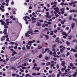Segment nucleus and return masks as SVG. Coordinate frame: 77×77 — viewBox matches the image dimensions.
I'll list each match as a JSON object with an SVG mask.
<instances>
[{
  "label": "nucleus",
  "mask_w": 77,
  "mask_h": 77,
  "mask_svg": "<svg viewBox=\"0 0 77 77\" xmlns=\"http://www.w3.org/2000/svg\"><path fill=\"white\" fill-rule=\"evenodd\" d=\"M54 14H55L56 16V18L58 16H59V15H57V14L56 13V12L55 11H54Z\"/></svg>",
  "instance_id": "obj_21"
},
{
  "label": "nucleus",
  "mask_w": 77,
  "mask_h": 77,
  "mask_svg": "<svg viewBox=\"0 0 77 77\" xmlns=\"http://www.w3.org/2000/svg\"><path fill=\"white\" fill-rule=\"evenodd\" d=\"M10 68H11V69H15V68H14V67L12 66H10Z\"/></svg>",
  "instance_id": "obj_45"
},
{
  "label": "nucleus",
  "mask_w": 77,
  "mask_h": 77,
  "mask_svg": "<svg viewBox=\"0 0 77 77\" xmlns=\"http://www.w3.org/2000/svg\"><path fill=\"white\" fill-rule=\"evenodd\" d=\"M41 12V11H36V13L37 14H38V12Z\"/></svg>",
  "instance_id": "obj_54"
},
{
  "label": "nucleus",
  "mask_w": 77,
  "mask_h": 77,
  "mask_svg": "<svg viewBox=\"0 0 77 77\" xmlns=\"http://www.w3.org/2000/svg\"><path fill=\"white\" fill-rule=\"evenodd\" d=\"M47 51H48V53H49V52L50 54H52V53H53L52 51H50V49H49V48H47L45 50V51H46V52Z\"/></svg>",
  "instance_id": "obj_10"
},
{
  "label": "nucleus",
  "mask_w": 77,
  "mask_h": 77,
  "mask_svg": "<svg viewBox=\"0 0 77 77\" xmlns=\"http://www.w3.org/2000/svg\"><path fill=\"white\" fill-rule=\"evenodd\" d=\"M66 55V56H69V52H67V54Z\"/></svg>",
  "instance_id": "obj_50"
},
{
  "label": "nucleus",
  "mask_w": 77,
  "mask_h": 77,
  "mask_svg": "<svg viewBox=\"0 0 77 77\" xmlns=\"http://www.w3.org/2000/svg\"><path fill=\"white\" fill-rule=\"evenodd\" d=\"M36 42V41H35V40H33L32 42V41H30L28 42L27 44L29 45L30 47V46L32 45V44L31 43H33V42Z\"/></svg>",
  "instance_id": "obj_5"
},
{
  "label": "nucleus",
  "mask_w": 77,
  "mask_h": 77,
  "mask_svg": "<svg viewBox=\"0 0 77 77\" xmlns=\"http://www.w3.org/2000/svg\"><path fill=\"white\" fill-rule=\"evenodd\" d=\"M62 63L61 64V65L62 66H64V65H65V63H66L65 62V61H63L61 62Z\"/></svg>",
  "instance_id": "obj_15"
},
{
  "label": "nucleus",
  "mask_w": 77,
  "mask_h": 77,
  "mask_svg": "<svg viewBox=\"0 0 77 77\" xmlns=\"http://www.w3.org/2000/svg\"><path fill=\"white\" fill-rule=\"evenodd\" d=\"M65 11V8H61L60 10V11H61V12H62V11Z\"/></svg>",
  "instance_id": "obj_34"
},
{
  "label": "nucleus",
  "mask_w": 77,
  "mask_h": 77,
  "mask_svg": "<svg viewBox=\"0 0 77 77\" xmlns=\"http://www.w3.org/2000/svg\"><path fill=\"white\" fill-rule=\"evenodd\" d=\"M5 2L6 3H9V0H5Z\"/></svg>",
  "instance_id": "obj_52"
},
{
  "label": "nucleus",
  "mask_w": 77,
  "mask_h": 77,
  "mask_svg": "<svg viewBox=\"0 0 77 77\" xmlns=\"http://www.w3.org/2000/svg\"><path fill=\"white\" fill-rule=\"evenodd\" d=\"M59 39V38H57L55 40V42H59V40H58V39Z\"/></svg>",
  "instance_id": "obj_37"
},
{
  "label": "nucleus",
  "mask_w": 77,
  "mask_h": 77,
  "mask_svg": "<svg viewBox=\"0 0 77 77\" xmlns=\"http://www.w3.org/2000/svg\"><path fill=\"white\" fill-rule=\"evenodd\" d=\"M56 47V45H54L52 46V48H55Z\"/></svg>",
  "instance_id": "obj_39"
},
{
  "label": "nucleus",
  "mask_w": 77,
  "mask_h": 77,
  "mask_svg": "<svg viewBox=\"0 0 77 77\" xmlns=\"http://www.w3.org/2000/svg\"><path fill=\"white\" fill-rule=\"evenodd\" d=\"M36 18H34V17H32V24H33L34 23H35L36 22Z\"/></svg>",
  "instance_id": "obj_7"
},
{
  "label": "nucleus",
  "mask_w": 77,
  "mask_h": 77,
  "mask_svg": "<svg viewBox=\"0 0 77 77\" xmlns=\"http://www.w3.org/2000/svg\"><path fill=\"white\" fill-rule=\"evenodd\" d=\"M45 37L46 38V39L47 40L48 39L49 37L48 36V35H45Z\"/></svg>",
  "instance_id": "obj_30"
},
{
  "label": "nucleus",
  "mask_w": 77,
  "mask_h": 77,
  "mask_svg": "<svg viewBox=\"0 0 77 77\" xmlns=\"http://www.w3.org/2000/svg\"><path fill=\"white\" fill-rule=\"evenodd\" d=\"M26 48H27L28 49H29V48H30V47H29V46H28V45H26Z\"/></svg>",
  "instance_id": "obj_53"
},
{
  "label": "nucleus",
  "mask_w": 77,
  "mask_h": 77,
  "mask_svg": "<svg viewBox=\"0 0 77 77\" xmlns=\"http://www.w3.org/2000/svg\"><path fill=\"white\" fill-rule=\"evenodd\" d=\"M29 74H26V75L25 77H29Z\"/></svg>",
  "instance_id": "obj_51"
},
{
  "label": "nucleus",
  "mask_w": 77,
  "mask_h": 77,
  "mask_svg": "<svg viewBox=\"0 0 77 77\" xmlns=\"http://www.w3.org/2000/svg\"><path fill=\"white\" fill-rule=\"evenodd\" d=\"M0 10H1L2 12H4V11H5V9L2 8V7L0 8Z\"/></svg>",
  "instance_id": "obj_28"
},
{
  "label": "nucleus",
  "mask_w": 77,
  "mask_h": 77,
  "mask_svg": "<svg viewBox=\"0 0 77 77\" xmlns=\"http://www.w3.org/2000/svg\"><path fill=\"white\" fill-rule=\"evenodd\" d=\"M29 60V58H27L26 59L24 60H23V61L24 62H27V61H28V60Z\"/></svg>",
  "instance_id": "obj_18"
},
{
  "label": "nucleus",
  "mask_w": 77,
  "mask_h": 77,
  "mask_svg": "<svg viewBox=\"0 0 77 77\" xmlns=\"http://www.w3.org/2000/svg\"><path fill=\"white\" fill-rule=\"evenodd\" d=\"M68 71H70V69H67L66 70H65V72H68Z\"/></svg>",
  "instance_id": "obj_35"
},
{
  "label": "nucleus",
  "mask_w": 77,
  "mask_h": 77,
  "mask_svg": "<svg viewBox=\"0 0 77 77\" xmlns=\"http://www.w3.org/2000/svg\"><path fill=\"white\" fill-rule=\"evenodd\" d=\"M50 35H53V31H51V33H50Z\"/></svg>",
  "instance_id": "obj_42"
},
{
  "label": "nucleus",
  "mask_w": 77,
  "mask_h": 77,
  "mask_svg": "<svg viewBox=\"0 0 77 77\" xmlns=\"http://www.w3.org/2000/svg\"><path fill=\"white\" fill-rule=\"evenodd\" d=\"M38 57L39 58H41V57H42V55L41 54H40L38 56Z\"/></svg>",
  "instance_id": "obj_55"
},
{
  "label": "nucleus",
  "mask_w": 77,
  "mask_h": 77,
  "mask_svg": "<svg viewBox=\"0 0 77 77\" xmlns=\"http://www.w3.org/2000/svg\"><path fill=\"white\" fill-rule=\"evenodd\" d=\"M57 32V30L56 29L54 31V33H56V32Z\"/></svg>",
  "instance_id": "obj_62"
},
{
  "label": "nucleus",
  "mask_w": 77,
  "mask_h": 77,
  "mask_svg": "<svg viewBox=\"0 0 77 77\" xmlns=\"http://www.w3.org/2000/svg\"><path fill=\"white\" fill-rule=\"evenodd\" d=\"M31 53H32V54H35V50H31Z\"/></svg>",
  "instance_id": "obj_22"
},
{
  "label": "nucleus",
  "mask_w": 77,
  "mask_h": 77,
  "mask_svg": "<svg viewBox=\"0 0 77 77\" xmlns=\"http://www.w3.org/2000/svg\"><path fill=\"white\" fill-rule=\"evenodd\" d=\"M34 32L35 33H37L39 32V31L38 30H35L34 31Z\"/></svg>",
  "instance_id": "obj_49"
},
{
  "label": "nucleus",
  "mask_w": 77,
  "mask_h": 77,
  "mask_svg": "<svg viewBox=\"0 0 77 77\" xmlns=\"http://www.w3.org/2000/svg\"><path fill=\"white\" fill-rule=\"evenodd\" d=\"M11 51H12L13 53V54H11V55L12 56H14L15 54H17V53H16V52H15V50H14V49H11Z\"/></svg>",
  "instance_id": "obj_9"
},
{
  "label": "nucleus",
  "mask_w": 77,
  "mask_h": 77,
  "mask_svg": "<svg viewBox=\"0 0 77 77\" xmlns=\"http://www.w3.org/2000/svg\"><path fill=\"white\" fill-rule=\"evenodd\" d=\"M0 22L1 23V24L2 25H4V26H5V29H4V31L3 32V33H4V34L5 35H7V33H6V32H7V29L8 28V26L7 25V24H6L5 22L3 21V20H0Z\"/></svg>",
  "instance_id": "obj_1"
},
{
  "label": "nucleus",
  "mask_w": 77,
  "mask_h": 77,
  "mask_svg": "<svg viewBox=\"0 0 77 77\" xmlns=\"http://www.w3.org/2000/svg\"><path fill=\"white\" fill-rule=\"evenodd\" d=\"M24 20H25L26 22V24H28V21H27V20L26 19V18H27L28 19H29V21H31V19H30V17H27V16H26L25 17H24Z\"/></svg>",
  "instance_id": "obj_3"
},
{
  "label": "nucleus",
  "mask_w": 77,
  "mask_h": 77,
  "mask_svg": "<svg viewBox=\"0 0 77 77\" xmlns=\"http://www.w3.org/2000/svg\"><path fill=\"white\" fill-rule=\"evenodd\" d=\"M15 77H20V75H18L17 74H15Z\"/></svg>",
  "instance_id": "obj_47"
},
{
  "label": "nucleus",
  "mask_w": 77,
  "mask_h": 77,
  "mask_svg": "<svg viewBox=\"0 0 77 77\" xmlns=\"http://www.w3.org/2000/svg\"><path fill=\"white\" fill-rule=\"evenodd\" d=\"M73 51L74 52H76V51H77L76 50H75V49L72 48L71 50V51Z\"/></svg>",
  "instance_id": "obj_20"
},
{
  "label": "nucleus",
  "mask_w": 77,
  "mask_h": 77,
  "mask_svg": "<svg viewBox=\"0 0 77 77\" xmlns=\"http://www.w3.org/2000/svg\"><path fill=\"white\" fill-rule=\"evenodd\" d=\"M40 69V67H36L35 68V70H37V71H39Z\"/></svg>",
  "instance_id": "obj_24"
},
{
  "label": "nucleus",
  "mask_w": 77,
  "mask_h": 77,
  "mask_svg": "<svg viewBox=\"0 0 77 77\" xmlns=\"http://www.w3.org/2000/svg\"><path fill=\"white\" fill-rule=\"evenodd\" d=\"M48 29L47 28H45V29H44V30L45 31V30H48Z\"/></svg>",
  "instance_id": "obj_61"
},
{
  "label": "nucleus",
  "mask_w": 77,
  "mask_h": 77,
  "mask_svg": "<svg viewBox=\"0 0 77 77\" xmlns=\"http://www.w3.org/2000/svg\"><path fill=\"white\" fill-rule=\"evenodd\" d=\"M10 44H11L13 45L14 44H15V43L14 42H11L10 43Z\"/></svg>",
  "instance_id": "obj_60"
},
{
  "label": "nucleus",
  "mask_w": 77,
  "mask_h": 77,
  "mask_svg": "<svg viewBox=\"0 0 77 77\" xmlns=\"http://www.w3.org/2000/svg\"><path fill=\"white\" fill-rule=\"evenodd\" d=\"M72 35H70L68 36V39H69L70 40H71V38H72Z\"/></svg>",
  "instance_id": "obj_23"
},
{
  "label": "nucleus",
  "mask_w": 77,
  "mask_h": 77,
  "mask_svg": "<svg viewBox=\"0 0 77 77\" xmlns=\"http://www.w3.org/2000/svg\"><path fill=\"white\" fill-rule=\"evenodd\" d=\"M63 49H60V52L61 53H63Z\"/></svg>",
  "instance_id": "obj_38"
},
{
  "label": "nucleus",
  "mask_w": 77,
  "mask_h": 77,
  "mask_svg": "<svg viewBox=\"0 0 77 77\" xmlns=\"http://www.w3.org/2000/svg\"><path fill=\"white\" fill-rule=\"evenodd\" d=\"M66 44L67 45H70V43L67 41H66Z\"/></svg>",
  "instance_id": "obj_40"
},
{
  "label": "nucleus",
  "mask_w": 77,
  "mask_h": 77,
  "mask_svg": "<svg viewBox=\"0 0 77 77\" xmlns=\"http://www.w3.org/2000/svg\"><path fill=\"white\" fill-rule=\"evenodd\" d=\"M29 34H30V32L28 31L26 33H25L26 36V37H29V36H30V35H29Z\"/></svg>",
  "instance_id": "obj_8"
},
{
  "label": "nucleus",
  "mask_w": 77,
  "mask_h": 77,
  "mask_svg": "<svg viewBox=\"0 0 77 77\" xmlns=\"http://www.w3.org/2000/svg\"><path fill=\"white\" fill-rule=\"evenodd\" d=\"M15 57H13L10 58V61H13V60H15Z\"/></svg>",
  "instance_id": "obj_14"
},
{
  "label": "nucleus",
  "mask_w": 77,
  "mask_h": 77,
  "mask_svg": "<svg viewBox=\"0 0 77 77\" xmlns=\"http://www.w3.org/2000/svg\"><path fill=\"white\" fill-rule=\"evenodd\" d=\"M48 24L50 25L51 24V22H48Z\"/></svg>",
  "instance_id": "obj_64"
},
{
  "label": "nucleus",
  "mask_w": 77,
  "mask_h": 77,
  "mask_svg": "<svg viewBox=\"0 0 77 77\" xmlns=\"http://www.w3.org/2000/svg\"><path fill=\"white\" fill-rule=\"evenodd\" d=\"M77 42V40L74 39L72 41V42Z\"/></svg>",
  "instance_id": "obj_41"
},
{
  "label": "nucleus",
  "mask_w": 77,
  "mask_h": 77,
  "mask_svg": "<svg viewBox=\"0 0 77 77\" xmlns=\"http://www.w3.org/2000/svg\"><path fill=\"white\" fill-rule=\"evenodd\" d=\"M54 3L55 5H57V2H54V3L52 2L51 3V5H54Z\"/></svg>",
  "instance_id": "obj_26"
},
{
  "label": "nucleus",
  "mask_w": 77,
  "mask_h": 77,
  "mask_svg": "<svg viewBox=\"0 0 77 77\" xmlns=\"http://www.w3.org/2000/svg\"><path fill=\"white\" fill-rule=\"evenodd\" d=\"M59 64H57V69H58L59 68Z\"/></svg>",
  "instance_id": "obj_48"
},
{
  "label": "nucleus",
  "mask_w": 77,
  "mask_h": 77,
  "mask_svg": "<svg viewBox=\"0 0 77 77\" xmlns=\"http://www.w3.org/2000/svg\"><path fill=\"white\" fill-rule=\"evenodd\" d=\"M32 75H37L35 73H33L32 74Z\"/></svg>",
  "instance_id": "obj_44"
},
{
  "label": "nucleus",
  "mask_w": 77,
  "mask_h": 77,
  "mask_svg": "<svg viewBox=\"0 0 77 77\" xmlns=\"http://www.w3.org/2000/svg\"><path fill=\"white\" fill-rule=\"evenodd\" d=\"M2 5L3 6V5H6V3L5 2H3L2 3Z\"/></svg>",
  "instance_id": "obj_58"
},
{
  "label": "nucleus",
  "mask_w": 77,
  "mask_h": 77,
  "mask_svg": "<svg viewBox=\"0 0 77 77\" xmlns=\"http://www.w3.org/2000/svg\"><path fill=\"white\" fill-rule=\"evenodd\" d=\"M59 73L60 74H62V73L60 72V70H58Z\"/></svg>",
  "instance_id": "obj_57"
},
{
  "label": "nucleus",
  "mask_w": 77,
  "mask_h": 77,
  "mask_svg": "<svg viewBox=\"0 0 77 77\" xmlns=\"http://www.w3.org/2000/svg\"><path fill=\"white\" fill-rule=\"evenodd\" d=\"M50 62H48L46 63V66H48L50 65Z\"/></svg>",
  "instance_id": "obj_31"
},
{
  "label": "nucleus",
  "mask_w": 77,
  "mask_h": 77,
  "mask_svg": "<svg viewBox=\"0 0 77 77\" xmlns=\"http://www.w3.org/2000/svg\"><path fill=\"white\" fill-rule=\"evenodd\" d=\"M20 71H21V72H24V70H22V69H20Z\"/></svg>",
  "instance_id": "obj_59"
},
{
  "label": "nucleus",
  "mask_w": 77,
  "mask_h": 77,
  "mask_svg": "<svg viewBox=\"0 0 77 77\" xmlns=\"http://www.w3.org/2000/svg\"><path fill=\"white\" fill-rule=\"evenodd\" d=\"M9 19H6V23L7 24V26H8L9 24V23H10V24H12V21H10L9 22Z\"/></svg>",
  "instance_id": "obj_4"
},
{
  "label": "nucleus",
  "mask_w": 77,
  "mask_h": 77,
  "mask_svg": "<svg viewBox=\"0 0 77 77\" xmlns=\"http://www.w3.org/2000/svg\"><path fill=\"white\" fill-rule=\"evenodd\" d=\"M76 11H75V10H70V12L71 13V12H76Z\"/></svg>",
  "instance_id": "obj_25"
},
{
  "label": "nucleus",
  "mask_w": 77,
  "mask_h": 77,
  "mask_svg": "<svg viewBox=\"0 0 77 77\" xmlns=\"http://www.w3.org/2000/svg\"><path fill=\"white\" fill-rule=\"evenodd\" d=\"M46 14L47 15H46V17L47 18H51V17L49 16V12H47Z\"/></svg>",
  "instance_id": "obj_12"
},
{
  "label": "nucleus",
  "mask_w": 77,
  "mask_h": 77,
  "mask_svg": "<svg viewBox=\"0 0 77 77\" xmlns=\"http://www.w3.org/2000/svg\"><path fill=\"white\" fill-rule=\"evenodd\" d=\"M38 48L39 49H40V48H42V46H38Z\"/></svg>",
  "instance_id": "obj_56"
},
{
  "label": "nucleus",
  "mask_w": 77,
  "mask_h": 77,
  "mask_svg": "<svg viewBox=\"0 0 77 77\" xmlns=\"http://www.w3.org/2000/svg\"><path fill=\"white\" fill-rule=\"evenodd\" d=\"M5 36H3V39H2V38H1V41H4V40H5Z\"/></svg>",
  "instance_id": "obj_43"
},
{
  "label": "nucleus",
  "mask_w": 77,
  "mask_h": 77,
  "mask_svg": "<svg viewBox=\"0 0 77 77\" xmlns=\"http://www.w3.org/2000/svg\"><path fill=\"white\" fill-rule=\"evenodd\" d=\"M69 20H72V16H70L69 17Z\"/></svg>",
  "instance_id": "obj_36"
},
{
  "label": "nucleus",
  "mask_w": 77,
  "mask_h": 77,
  "mask_svg": "<svg viewBox=\"0 0 77 77\" xmlns=\"http://www.w3.org/2000/svg\"><path fill=\"white\" fill-rule=\"evenodd\" d=\"M36 26H41V23L39 22H37Z\"/></svg>",
  "instance_id": "obj_16"
},
{
  "label": "nucleus",
  "mask_w": 77,
  "mask_h": 77,
  "mask_svg": "<svg viewBox=\"0 0 77 77\" xmlns=\"http://www.w3.org/2000/svg\"><path fill=\"white\" fill-rule=\"evenodd\" d=\"M76 75H77V72H75L74 74L72 75V76L73 77H75V76H76Z\"/></svg>",
  "instance_id": "obj_27"
},
{
  "label": "nucleus",
  "mask_w": 77,
  "mask_h": 77,
  "mask_svg": "<svg viewBox=\"0 0 77 77\" xmlns=\"http://www.w3.org/2000/svg\"><path fill=\"white\" fill-rule=\"evenodd\" d=\"M53 9L57 12V13H58V12H59V9L58 8V7L53 8Z\"/></svg>",
  "instance_id": "obj_11"
},
{
  "label": "nucleus",
  "mask_w": 77,
  "mask_h": 77,
  "mask_svg": "<svg viewBox=\"0 0 77 77\" xmlns=\"http://www.w3.org/2000/svg\"><path fill=\"white\" fill-rule=\"evenodd\" d=\"M45 59L47 60H48V59H50V57H45Z\"/></svg>",
  "instance_id": "obj_33"
},
{
  "label": "nucleus",
  "mask_w": 77,
  "mask_h": 77,
  "mask_svg": "<svg viewBox=\"0 0 77 77\" xmlns=\"http://www.w3.org/2000/svg\"><path fill=\"white\" fill-rule=\"evenodd\" d=\"M77 1H75L74 2H70L69 3V5L70 6H72L73 5V7H74V8H75V6H76V5L75 4V3H77Z\"/></svg>",
  "instance_id": "obj_2"
},
{
  "label": "nucleus",
  "mask_w": 77,
  "mask_h": 77,
  "mask_svg": "<svg viewBox=\"0 0 77 77\" xmlns=\"http://www.w3.org/2000/svg\"><path fill=\"white\" fill-rule=\"evenodd\" d=\"M61 55V57L63 56V57H65V55L64 54H62Z\"/></svg>",
  "instance_id": "obj_46"
},
{
  "label": "nucleus",
  "mask_w": 77,
  "mask_h": 77,
  "mask_svg": "<svg viewBox=\"0 0 77 77\" xmlns=\"http://www.w3.org/2000/svg\"><path fill=\"white\" fill-rule=\"evenodd\" d=\"M71 26L72 29H74V27H75V23H72Z\"/></svg>",
  "instance_id": "obj_13"
},
{
  "label": "nucleus",
  "mask_w": 77,
  "mask_h": 77,
  "mask_svg": "<svg viewBox=\"0 0 77 77\" xmlns=\"http://www.w3.org/2000/svg\"><path fill=\"white\" fill-rule=\"evenodd\" d=\"M0 61L1 62H4V63H6V60H3V59H1L0 60Z\"/></svg>",
  "instance_id": "obj_29"
},
{
  "label": "nucleus",
  "mask_w": 77,
  "mask_h": 77,
  "mask_svg": "<svg viewBox=\"0 0 77 77\" xmlns=\"http://www.w3.org/2000/svg\"><path fill=\"white\" fill-rule=\"evenodd\" d=\"M64 68H63L61 69V71L62 72H63V71L65 70V69H66V66H64Z\"/></svg>",
  "instance_id": "obj_17"
},
{
  "label": "nucleus",
  "mask_w": 77,
  "mask_h": 77,
  "mask_svg": "<svg viewBox=\"0 0 77 77\" xmlns=\"http://www.w3.org/2000/svg\"><path fill=\"white\" fill-rule=\"evenodd\" d=\"M54 57H62V56H61V55H60V56H59L58 55H54Z\"/></svg>",
  "instance_id": "obj_19"
},
{
  "label": "nucleus",
  "mask_w": 77,
  "mask_h": 77,
  "mask_svg": "<svg viewBox=\"0 0 77 77\" xmlns=\"http://www.w3.org/2000/svg\"><path fill=\"white\" fill-rule=\"evenodd\" d=\"M27 57V55H25L24 56V58H26Z\"/></svg>",
  "instance_id": "obj_63"
},
{
  "label": "nucleus",
  "mask_w": 77,
  "mask_h": 77,
  "mask_svg": "<svg viewBox=\"0 0 77 77\" xmlns=\"http://www.w3.org/2000/svg\"><path fill=\"white\" fill-rule=\"evenodd\" d=\"M62 34L63 35H65V36H63V37L64 39H65L66 38V36H68V34H66V33L65 32H63L62 33Z\"/></svg>",
  "instance_id": "obj_6"
},
{
  "label": "nucleus",
  "mask_w": 77,
  "mask_h": 77,
  "mask_svg": "<svg viewBox=\"0 0 77 77\" xmlns=\"http://www.w3.org/2000/svg\"><path fill=\"white\" fill-rule=\"evenodd\" d=\"M51 69H52V68H53V66H54V64H51Z\"/></svg>",
  "instance_id": "obj_32"
}]
</instances>
